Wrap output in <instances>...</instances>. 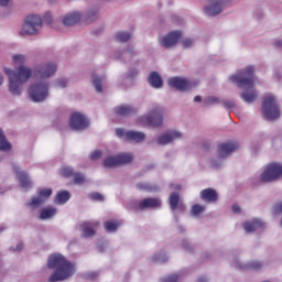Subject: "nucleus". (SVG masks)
Masks as SVG:
<instances>
[{"label": "nucleus", "mask_w": 282, "mask_h": 282, "mask_svg": "<svg viewBox=\"0 0 282 282\" xmlns=\"http://www.w3.org/2000/svg\"><path fill=\"white\" fill-rule=\"evenodd\" d=\"M28 62V55L22 53H15L11 55V65L17 67L15 69L10 66H3L2 72L7 76L8 89L12 96H21L23 94V85L32 78V68L25 66Z\"/></svg>", "instance_id": "obj_1"}, {"label": "nucleus", "mask_w": 282, "mask_h": 282, "mask_svg": "<svg viewBox=\"0 0 282 282\" xmlns=\"http://www.w3.org/2000/svg\"><path fill=\"white\" fill-rule=\"evenodd\" d=\"M229 83L243 89L240 95L243 102L250 105L259 98V93L254 89V66H247L236 74L230 75Z\"/></svg>", "instance_id": "obj_2"}, {"label": "nucleus", "mask_w": 282, "mask_h": 282, "mask_svg": "<svg viewBox=\"0 0 282 282\" xmlns=\"http://www.w3.org/2000/svg\"><path fill=\"white\" fill-rule=\"evenodd\" d=\"M47 268L55 270L48 278V282L67 281L76 274V263L67 260L61 253H53L48 257Z\"/></svg>", "instance_id": "obj_3"}, {"label": "nucleus", "mask_w": 282, "mask_h": 282, "mask_svg": "<svg viewBox=\"0 0 282 282\" xmlns=\"http://www.w3.org/2000/svg\"><path fill=\"white\" fill-rule=\"evenodd\" d=\"M164 123V108L156 106L151 108L145 115L137 119L139 127H162Z\"/></svg>", "instance_id": "obj_4"}, {"label": "nucleus", "mask_w": 282, "mask_h": 282, "mask_svg": "<svg viewBox=\"0 0 282 282\" xmlns=\"http://www.w3.org/2000/svg\"><path fill=\"white\" fill-rule=\"evenodd\" d=\"M97 18L98 11H88L85 14L80 13V11H70L62 18V23L63 25H66V28H69L76 25L79 21L91 23V21H96Z\"/></svg>", "instance_id": "obj_5"}, {"label": "nucleus", "mask_w": 282, "mask_h": 282, "mask_svg": "<svg viewBox=\"0 0 282 282\" xmlns=\"http://www.w3.org/2000/svg\"><path fill=\"white\" fill-rule=\"evenodd\" d=\"M43 30V20L39 15H29L21 29L19 30L20 36H36Z\"/></svg>", "instance_id": "obj_6"}, {"label": "nucleus", "mask_w": 282, "mask_h": 282, "mask_svg": "<svg viewBox=\"0 0 282 282\" xmlns=\"http://www.w3.org/2000/svg\"><path fill=\"white\" fill-rule=\"evenodd\" d=\"M262 116H264L267 120H276L281 117V109L279 108V104L276 102V97L274 95H264Z\"/></svg>", "instance_id": "obj_7"}, {"label": "nucleus", "mask_w": 282, "mask_h": 282, "mask_svg": "<svg viewBox=\"0 0 282 282\" xmlns=\"http://www.w3.org/2000/svg\"><path fill=\"white\" fill-rule=\"evenodd\" d=\"M282 177V163L272 162L267 164L260 175L259 180L262 184H270V182H276V180H281Z\"/></svg>", "instance_id": "obj_8"}, {"label": "nucleus", "mask_w": 282, "mask_h": 282, "mask_svg": "<svg viewBox=\"0 0 282 282\" xmlns=\"http://www.w3.org/2000/svg\"><path fill=\"white\" fill-rule=\"evenodd\" d=\"M48 89L50 83L47 80H42L32 84L28 89V94L33 102H43L50 95Z\"/></svg>", "instance_id": "obj_9"}, {"label": "nucleus", "mask_w": 282, "mask_h": 282, "mask_svg": "<svg viewBox=\"0 0 282 282\" xmlns=\"http://www.w3.org/2000/svg\"><path fill=\"white\" fill-rule=\"evenodd\" d=\"M239 149V143L237 142H228V143H221L218 147L217 156L216 159L212 160V166L214 169H219L224 164V160L228 158L234 151H237Z\"/></svg>", "instance_id": "obj_10"}, {"label": "nucleus", "mask_w": 282, "mask_h": 282, "mask_svg": "<svg viewBox=\"0 0 282 282\" xmlns=\"http://www.w3.org/2000/svg\"><path fill=\"white\" fill-rule=\"evenodd\" d=\"M116 135L117 138H120L126 142H134V144L144 142V140H147V134H144V132H140L135 130L124 131V129L122 128L116 129Z\"/></svg>", "instance_id": "obj_11"}, {"label": "nucleus", "mask_w": 282, "mask_h": 282, "mask_svg": "<svg viewBox=\"0 0 282 282\" xmlns=\"http://www.w3.org/2000/svg\"><path fill=\"white\" fill-rule=\"evenodd\" d=\"M130 162H133V154L120 153L116 156L106 158L102 164L106 169H116V166H122V164H129Z\"/></svg>", "instance_id": "obj_12"}, {"label": "nucleus", "mask_w": 282, "mask_h": 282, "mask_svg": "<svg viewBox=\"0 0 282 282\" xmlns=\"http://www.w3.org/2000/svg\"><path fill=\"white\" fill-rule=\"evenodd\" d=\"M69 128L73 131H85L89 128V119L80 112H73L69 119Z\"/></svg>", "instance_id": "obj_13"}, {"label": "nucleus", "mask_w": 282, "mask_h": 282, "mask_svg": "<svg viewBox=\"0 0 282 282\" xmlns=\"http://www.w3.org/2000/svg\"><path fill=\"white\" fill-rule=\"evenodd\" d=\"M129 206L132 210H147V208H160L162 200L159 198H145L140 202H133Z\"/></svg>", "instance_id": "obj_14"}, {"label": "nucleus", "mask_w": 282, "mask_h": 282, "mask_svg": "<svg viewBox=\"0 0 282 282\" xmlns=\"http://www.w3.org/2000/svg\"><path fill=\"white\" fill-rule=\"evenodd\" d=\"M181 39H182V32L172 31L166 35H164L163 37H161L159 40V43L160 45H162V47L170 50V47H175V44L180 43Z\"/></svg>", "instance_id": "obj_15"}, {"label": "nucleus", "mask_w": 282, "mask_h": 282, "mask_svg": "<svg viewBox=\"0 0 282 282\" xmlns=\"http://www.w3.org/2000/svg\"><path fill=\"white\" fill-rule=\"evenodd\" d=\"M58 66L54 62H46L36 68V74L40 78H52L56 74Z\"/></svg>", "instance_id": "obj_16"}, {"label": "nucleus", "mask_w": 282, "mask_h": 282, "mask_svg": "<svg viewBox=\"0 0 282 282\" xmlns=\"http://www.w3.org/2000/svg\"><path fill=\"white\" fill-rule=\"evenodd\" d=\"M175 140H182V132L180 130H169L167 132L161 134L156 142L158 144L165 145L175 142Z\"/></svg>", "instance_id": "obj_17"}, {"label": "nucleus", "mask_w": 282, "mask_h": 282, "mask_svg": "<svg viewBox=\"0 0 282 282\" xmlns=\"http://www.w3.org/2000/svg\"><path fill=\"white\" fill-rule=\"evenodd\" d=\"M169 85L178 91H188L193 87V83L184 77H171Z\"/></svg>", "instance_id": "obj_18"}, {"label": "nucleus", "mask_w": 282, "mask_h": 282, "mask_svg": "<svg viewBox=\"0 0 282 282\" xmlns=\"http://www.w3.org/2000/svg\"><path fill=\"white\" fill-rule=\"evenodd\" d=\"M13 171L20 182L21 188H23L24 191H28V188H32V180H30V176L28 175V173H25V171L21 170V167L17 165L13 166Z\"/></svg>", "instance_id": "obj_19"}, {"label": "nucleus", "mask_w": 282, "mask_h": 282, "mask_svg": "<svg viewBox=\"0 0 282 282\" xmlns=\"http://www.w3.org/2000/svg\"><path fill=\"white\" fill-rule=\"evenodd\" d=\"M261 228H265V223L259 218H253L243 223L245 232H254V230H261Z\"/></svg>", "instance_id": "obj_20"}, {"label": "nucleus", "mask_w": 282, "mask_h": 282, "mask_svg": "<svg viewBox=\"0 0 282 282\" xmlns=\"http://www.w3.org/2000/svg\"><path fill=\"white\" fill-rule=\"evenodd\" d=\"M209 1H210L209 6H206L204 8L205 14H207L208 17H215L217 14H220L221 10H224V7L221 6V3H219V1L221 0H209Z\"/></svg>", "instance_id": "obj_21"}, {"label": "nucleus", "mask_w": 282, "mask_h": 282, "mask_svg": "<svg viewBox=\"0 0 282 282\" xmlns=\"http://www.w3.org/2000/svg\"><path fill=\"white\" fill-rule=\"evenodd\" d=\"M96 226H98V223H84L80 225V231L83 237H94V234L96 232V230L94 228H96Z\"/></svg>", "instance_id": "obj_22"}, {"label": "nucleus", "mask_w": 282, "mask_h": 282, "mask_svg": "<svg viewBox=\"0 0 282 282\" xmlns=\"http://www.w3.org/2000/svg\"><path fill=\"white\" fill-rule=\"evenodd\" d=\"M200 198L204 202H209L210 204L217 202V192L213 188H206L200 192Z\"/></svg>", "instance_id": "obj_23"}, {"label": "nucleus", "mask_w": 282, "mask_h": 282, "mask_svg": "<svg viewBox=\"0 0 282 282\" xmlns=\"http://www.w3.org/2000/svg\"><path fill=\"white\" fill-rule=\"evenodd\" d=\"M148 80L151 87H154V89H160L163 85L162 77L155 72L150 74Z\"/></svg>", "instance_id": "obj_24"}, {"label": "nucleus", "mask_w": 282, "mask_h": 282, "mask_svg": "<svg viewBox=\"0 0 282 282\" xmlns=\"http://www.w3.org/2000/svg\"><path fill=\"white\" fill-rule=\"evenodd\" d=\"M0 151L3 153H8L9 151H12V143L6 139V135L3 134V130L0 129Z\"/></svg>", "instance_id": "obj_25"}, {"label": "nucleus", "mask_w": 282, "mask_h": 282, "mask_svg": "<svg viewBox=\"0 0 282 282\" xmlns=\"http://www.w3.org/2000/svg\"><path fill=\"white\" fill-rule=\"evenodd\" d=\"M93 85L97 94H102V87L105 86V76H93Z\"/></svg>", "instance_id": "obj_26"}, {"label": "nucleus", "mask_w": 282, "mask_h": 282, "mask_svg": "<svg viewBox=\"0 0 282 282\" xmlns=\"http://www.w3.org/2000/svg\"><path fill=\"white\" fill-rule=\"evenodd\" d=\"M57 210L55 207H45L41 210L40 219L45 221V219H52L56 215Z\"/></svg>", "instance_id": "obj_27"}, {"label": "nucleus", "mask_w": 282, "mask_h": 282, "mask_svg": "<svg viewBox=\"0 0 282 282\" xmlns=\"http://www.w3.org/2000/svg\"><path fill=\"white\" fill-rule=\"evenodd\" d=\"M72 196L69 195V192L67 191H62L59 193H57L56 197H55V204H67V202H69V198Z\"/></svg>", "instance_id": "obj_28"}, {"label": "nucleus", "mask_w": 282, "mask_h": 282, "mask_svg": "<svg viewBox=\"0 0 282 282\" xmlns=\"http://www.w3.org/2000/svg\"><path fill=\"white\" fill-rule=\"evenodd\" d=\"M119 226H122L120 220H108L105 223V230L107 232H116Z\"/></svg>", "instance_id": "obj_29"}, {"label": "nucleus", "mask_w": 282, "mask_h": 282, "mask_svg": "<svg viewBox=\"0 0 282 282\" xmlns=\"http://www.w3.org/2000/svg\"><path fill=\"white\" fill-rule=\"evenodd\" d=\"M115 113L119 117L130 116V113H133V108L131 106H119L115 108Z\"/></svg>", "instance_id": "obj_30"}, {"label": "nucleus", "mask_w": 282, "mask_h": 282, "mask_svg": "<svg viewBox=\"0 0 282 282\" xmlns=\"http://www.w3.org/2000/svg\"><path fill=\"white\" fill-rule=\"evenodd\" d=\"M45 204V200H43L39 195L31 198V202L29 203V207L32 208V210H36V208H41Z\"/></svg>", "instance_id": "obj_31"}, {"label": "nucleus", "mask_w": 282, "mask_h": 282, "mask_svg": "<svg viewBox=\"0 0 282 282\" xmlns=\"http://www.w3.org/2000/svg\"><path fill=\"white\" fill-rule=\"evenodd\" d=\"M116 39L119 41V43H127V41L131 40V33L127 31L117 32Z\"/></svg>", "instance_id": "obj_32"}, {"label": "nucleus", "mask_w": 282, "mask_h": 282, "mask_svg": "<svg viewBox=\"0 0 282 282\" xmlns=\"http://www.w3.org/2000/svg\"><path fill=\"white\" fill-rule=\"evenodd\" d=\"M37 196L43 199V202H47L52 196V188L43 187L37 191Z\"/></svg>", "instance_id": "obj_33"}, {"label": "nucleus", "mask_w": 282, "mask_h": 282, "mask_svg": "<svg viewBox=\"0 0 282 282\" xmlns=\"http://www.w3.org/2000/svg\"><path fill=\"white\" fill-rule=\"evenodd\" d=\"M180 204V194L172 193L170 195V206L173 210H177V206Z\"/></svg>", "instance_id": "obj_34"}, {"label": "nucleus", "mask_w": 282, "mask_h": 282, "mask_svg": "<svg viewBox=\"0 0 282 282\" xmlns=\"http://www.w3.org/2000/svg\"><path fill=\"white\" fill-rule=\"evenodd\" d=\"M206 207L204 205L195 204L192 206L191 213L193 217H199V215H202V213H204Z\"/></svg>", "instance_id": "obj_35"}, {"label": "nucleus", "mask_w": 282, "mask_h": 282, "mask_svg": "<svg viewBox=\"0 0 282 282\" xmlns=\"http://www.w3.org/2000/svg\"><path fill=\"white\" fill-rule=\"evenodd\" d=\"M69 85V79L68 78H58L54 83V87L56 89H65Z\"/></svg>", "instance_id": "obj_36"}, {"label": "nucleus", "mask_w": 282, "mask_h": 282, "mask_svg": "<svg viewBox=\"0 0 282 282\" xmlns=\"http://www.w3.org/2000/svg\"><path fill=\"white\" fill-rule=\"evenodd\" d=\"M261 268H263V263H261L259 261H253V262H250L249 264H247L246 267H240L241 270H243V269L261 270Z\"/></svg>", "instance_id": "obj_37"}, {"label": "nucleus", "mask_w": 282, "mask_h": 282, "mask_svg": "<svg viewBox=\"0 0 282 282\" xmlns=\"http://www.w3.org/2000/svg\"><path fill=\"white\" fill-rule=\"evenodd\" d=\"M61 175H63L64 177H72V175H74V169H72L70 166H64L61 170Z\"/></svg>", "instance_id": "obj_38"}, {"label": "nucleus", "mask_w": 282, "mask_h": 282, "mask_svg": "<svg viewBox=\"0 0 282 282\" xmlns=\"http://www.w3.org/2000/svg\"><path fill=\"white\" fill-rule=\"evenodd\" d=\"M194 43H195V40L191 37H186L182 41V46L185 48L193 47Z\"/></svg>", "instance_id": "obj_39"}, {"label": "nucleus", "mask_w": 282, "mask_h": 282, "mask_svg": "<svg viewBox=\"0 0 282 282\" xmlns=\"http://www.w3.org/2000/svg\"><path fill=\"white\" fill-rule=\"evenodd\" d=\"M74 184H85V175L80 173L75 174Z\"/></svg>", "instance_id": "obj_40"}, {"label": "nucleus", "mask_w": 282, "mask_h": 282, "mask_svg": "<svg viewBox=\"0 0 282 282\" xmlns=\"http://www.w3.org/2000/svg\"><path fill=\"white\" fill-rule=\"evenodd\" d=\"M89 198L94 199L95 202H102V199H105V196H102V194L99 193H91L89 194Z\"/></svg>", "instance_id": "obj_41"}, {"label": "nucleus", "mask_w": 282, "mask_h": 282, "mask_svg": "<svg viewBox=\"0 0 282 282\" xmlns=\"http://www.w3.org/2000/svg\"><path fill=\"white\" fill-rule=\"evenodd\" d=\"M153 261H160L161 263L166 261L167 257L166 253H159L153 256Z\"/></svg>", "instance_id": "obj_42"}, {"label": "nucleus", "mask_w": 282, "mask_h": 282, "mask_svg": "<svg viewBox=\"0 0 282 282\" xmlns=\"http://www.w3.org/2000/svg\"><path fill=\"white\" fill-rule=\"evenodd\" d=\"M100 158H102V151H100V150H95L90 154V160H100Z\"/></svg>", "instance_id": "obj_43"}, {"label": "nucleus", "mask_w": 282, "mask_h": 282, "mask_svg": "<svg viewBox=\"0 0 282 282\" xmlns=\"http://www.w3.org/2000/svg\"><path fill=\"white\" fill-rule=\"evenodd\" d=\"M207 105H217L219 102V98L215 96L207 97L206 99Z\"/></svg>", "instance_id": "obj_44"}, {"label": "nucleus", "mask_w": 282, "mask_h": 282, "mask_svg": "<svg viewBox=\"0 0 282 282\" xmlns=\"http://www.w3.org/2000/svg\"><path fill=\"white\" fill-rule=\"evenodd\" d=\"M86 279L89 281H94V279H98V272L91 271L85 274Z\"/></svg>", "instance_id": "obj_45"}, {"label": "nucleus", "mask_w": 282, "mask_h": 282, "mask_svg": "<svg viewBox=\"0 0 282 282\" xmlns=\"http://www.w3.org/2000/svg\"><path fill=\"white\" fill-rule=\"evenodd\" d=\"M273 212H274L275 215H279V214L282 213V200L274 205Z\"/></svg>", "instance_id": "obj_46"}, {"label": "nucleus", "mask_w": 282, "mask_h": 282, "mask_svg": "<svg viewBox=\"0 0 282 282\" xmlns=\"http://www.w3.org/2000/svg\"><path fill=\"white\" fill-rule=\"evenodd\" d=\"M23 250V242H19L15 246L11 247L12 252H21Z\"/></svg>", "instance_id": "obj_47"}, {"label": "nucleus", "mask_w": 282, "mask_h": 282, "mask_svg": "<svg viewBox=\"0 0 282 282\" xmlns=\"http://www.w3.org/2000/svg\"><path fill=\"white\" fill-rule=\"evenodd\" d=\"M137 186L143 191H153V187H150L148 184L139 183Z\"/></svg>", "instance_id": "obj_48"}, {"label": "nucleus", "mask_w": 282, "mask_h": 282, "mask_svg": "<svg viewBox=\"0 0 282 282\" xmlns=\"http://www.w3.org/2000/svg\"><path fill=\"white\" fill-rule=\"evenodd\" d=\"M231 210L236 215H239V213H241V207L238 204H234L232 207H231Z\"/></svg>", "instance_id": "obj_49"}, {"label": "nucleus", "mask_w": 282, "mask_h": 282, "mask_svg": "<svg viewBox=\"0 0 282 282\" xmlns=\"http://www.w3.org/2000/svg\"><path fill=\"white\" fill-rule=\"evenodd\" d=\"M44 21H46V23H52V13L47 12L44 15Z\"/></svg>", "instance_id": "obj_50"}, {"label": "nucleus", "mask_w": 282, "mask_h": 282, "mask_svg": "<svg viewBox=\"0 0 282 282\" xmlns=\"http://www.w3.org/2000/svg\"><path fill=\"white\" fill-rule=\"evenodd\" d=\"M10 3V0H0V6L2 8H6V6H8Z\"/></svg>", "instance_id": "obj_51"}, {"label": "nucleus", "mask_w": 282, "mask_h": 282, "mask_svg": "<svg viewBox=\"0 0 282 282\" xmlns=\"http://www.w3.org/2000/svg\"><path fill=\"white\" fill-rule=\"evenodd\" d=\"M3 83H6V77L0 73V87L3 85Z\"/></svg>", "instance_id": "obj_52"}, {"label": "nucleus", "mask_w": 282, "mask_h": 282, "mask_svg": "<svg viewBox=\"0 0 282 282\" xmlns=\"http://www.w3.org/2000/svg\"><path fill=\"white\" fill-rule=\"evenodd\" d=\"M194 102H202V97L196 96V97L194 98Z\"/></svg>", "instance_id": "obj_53"}, {"label": "nucleus", "mask_w": 282, "mask_h": 282, "mask_svg": "<svg viewBox=\"0 0 282 282\" xmlns=\"http://www.w3.org/2000/svg\"><path fill=\"white\" fill-rule=\"evenodd\" d=\"M198 282H206V279L200 278V279H198Z\"/></svg>", "instance_id": "obj_54"}, {"label": "nucleus", "mask_w": 282, "mask_h": 282, "mask_svg": "<svg viewBox=\"0 0 282 282\" xmlns=\"http://www.w3.org/2000/svg\"><path fill=\"white\" fill-rule=\"evenodd\" d=\"M133 74L135 75V74H138V72H137V70H134V72H133Z\"/></svg>", "instance_id": "obj_55"}]
</instances>
